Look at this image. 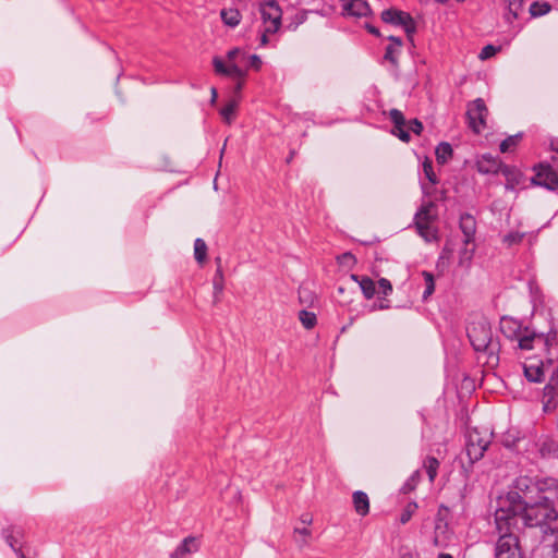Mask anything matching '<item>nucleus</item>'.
Returning a JSON list of instances; mask_svg holds the SVG:
<instances>
[{
	"instance_id": "28",
	"label": "nucleus",
	"mask_w": 558,
	"mask_h": 558,
	"mask_svg": "<svg viewBox=\"0 0 558 558\" xmlns=\"http://www.w3.org/2000/svg\"><path fill=\"white\" fill-rule=\"evenodd\" d=\"M239 106V99L232 98L221 110L220 114L223 120L230 124L234 118L236 108Z\"/></svg>"
},
{
	"instance_id": "56",
	"label": "nucleus",
	"mask_w": 558,
	"mask_h": 558,
	"mask_svg": "<svg viewBox=\"0 0 558 558\" xmlns=\"http://www.w3.org/2000/svg\"><path fill=\"white\" fill-rule=\"evenodd\" d=\"M217 89L215 87L211 88V102H215L217 99Z\"/></svg>"
},
{
	"instance_id": "59",
	"label": "nucleus",
	"mask_w": 558,
	"mask_h": 558,
	"mask_svg": "<svg viewBox=\"0 0 558 558\" xmlns=\"http://www.w3.org/2000/svg\"><path fill=\"white\" fill-rule=\"evenodd\" d=\"M551 147L554 150L558 151V141L551 143Z\"/></svg>"
},
{
	"instance_id": "42",
	"label": "nucleus",
	"mask_w": 558,
	"mask_h": 558,
	"mask_svg": "<svg viewBox=\"0 0 558 558\" xmlns=\"http://www.w3.org/2000/svg\"><path fill=\"white\" fill-rule=\"evenodd\" d=\"M469 245H465L463 250H461L460 252V259H459V264L461 266H469L470 263H471V259L473 257V252H474V248H469L468 247Z\"/></svg>"
},
{
	"instance_id": "17",
	"label": "nucleus",
	"mask_w": 558,
	"mask_h": 558,
	"mask_svg": "<svg viewBox=\"0 0 558 558\" xmlns=\"http://www.w3.org/2000/svg\"><path fill=\"white\" fill-rule=\"evenodd\" d=\"M198 543L195 537L184 538L170 554L171 558H186L190 554L197 551Z\"/></svg>"
},
{
	"instance_id": "55",
	"label": "nucleus",
	"mask_w": 558,
	"mask_h": 558,
	"mask_svg": "<svg viewBox=\"0 0 558 558\" xmlns=\"http://www.w3.org/2000/svg\"><path fill=\"white\" fill-rule=\"evenodd\" d=\"M366 28H367V31H368L371 34H374V35H376V36H378V35H379V32H378V29H377L376 27H374V26H372V25L366 24Z\"/></svg>"
},
{
	"instance_id": "30",
	"label": "nucleus",
	"mask_w": 558,
	"mask_h": 558,
	"mask_svg": "<svg viewBox=\"0 0 558 558\" xmlns=\"http://www.w3.org/2000/svg\"><path fill=\"white\" fill-rule=\"evenodd\" d=\"M437 161L445 163L452 156V147L448 143H440L435 150Z\"/></svg>"
},
{
	"instance_id": "29",
	"label": "nucleus",
	"mask_w": 558,
	"mask_h": 558,
	"mask_svg": "<svg viewBox=\"0 0 558 558\" xmlns=\"http://www.w3.org/2000/svg\"><path fill=\"white\" fill-rule=\"evenodd\" d=\"M214 286V303L219 302V295L223 290V272L220 266L217 268L213 280Z\"/></svg>"
},
{
	"instance_id": "8",
	"label": "nucleus",
	"mask_w": 558,
	"mask_h": 558,
	"mask_svg": "<svg viewBox=\"0 0 558 558\" xmlns=\"http://www.w3.org/2000/svg\"><path fill=\"white\" fill-rule=\"evenodd\" d=\"M260 15L266 32L277 33L281 26L282 11L276 0H266L260 4Z\"/></svg>"
},
{
	"instance_id": "20",
	"label": "nucleus",
	"mask_w": 558,
	"mask_h": 558,
	"mask_svg": "<svg viewBox=\"0 0 558 558\" xmlns=\"http://www.w3.org/2000/svg\"><path fill=\"white\" fill-rule=\"evenodd\" d=\"M524 375L529 381L539 383L544 378V369L541 363L536 361L527 362L523 365Z\"/></svg>"
},
{
	"instance_id": "47",
	"label": "nucleus",
	"mask_w": 558,
	"mask_h": 558,
	"mask_svg": "<svg viewBox=\"0 0 558 558\" xmlns=\"http://www.w3.org/2000/svg\"><path fill=\"white\" fill-rule=\"evenodd\" d=\"M461 555V547H458L457 550H444L438 554L437 558H457Z\"/></svg>"
},
{
	"instance_id": "21",
	"label": "nucleus",
	"mask_w": 558,
	"mask_h": 558,
	"mask_svg": "<svg viewBox=\"0 0 558 558\" xmlns=\"http://www.w3.org/2000/svg\"><path fill=\"white\" fill-rule=\"evenodd\" d=\"M22 537V531L20 529H13L4 532V538L8 545L14 550L20 558H25V554L22 550L20 538Z\"/></svg>"
},
{
	"instance_id": "3",
	"label": "nucleus",
	"mask_w": 558,
	"mask_h": 558,
	"mask_svg": "<svg viewBox=\"0 0 558 558\" xmlns=\"http://www.w3.org/2000/svg\"><path fill=\"white\" fill-rule=\"evenodd\" d=\"M450 511L448 506L440 505L435 517L432 543L442 550H457L458 547H461L458 535L449 525Z\"/></svg>"
},
{
	"instance_id": "41",
	"label": "nucleus",
	"mask_w": 558,
	"mask_h": 558,
	"mask_svg": "<svg viewBox=\"0 0 558 558\" xmlns=\"http://www.w3.org/2000/svg\"><path fill=\"white\" fill-rule=\"evenodd\" d=\"M423 171H424L426 179L429 181V183L432 185L437 183V177L433 170V163L430 160L426 159L423 162Z\"/></svg>"
},
{
	"instance_id": "36",
	"label": "nucleus",
	"mask_w": 558,
	"mask_h": 558,
	"mask_svg": "<svg viewBox=\"0 0 558 558\" xmlns=\"http://www.w3.org/2000/svg\"><path fill=\"white\" fill-rule=\"evenodd\" d=\"M520 140H521V134H515V135L507 137L500 144V151L501 153L511 151L518 145Z\"/></svg>"
},
{
	"instance_id": "40",
	"label": "nucleus",
	"mask_w": 558,
	"mask_h": 558,
	"mask_svg": "<svg viewBox=\"0 0 558 558\" xmlns=\"http://www.w3.org/2000/svg\"><path fill=\"white\" fill-rule=\"evenodd\" d=\"M420 476V471H415L402 486V492L404 494L412 492L416 487Z\"/></svg>"
},
{
	"instance_id": "44",
	"label": "nucleus",
	"mask_w": 558,
	"mask_h": 558,
	"mask_svg": "<svg viewBox=\"0 0 558 558\" xmlns=\"http://www.w3.org/2000/svg\"><path fill=\"white\" fill-rule=\"evenodd\" d=\"M376 292L388 295L392 291V286L389 280L381 278L378 280Z\"/></svg>"
},
{
	"instance_id": "43",
	"label": "nucleus",
	"mask_w": 558,
	"mask_h": 558,
	"mask_svg": "<svg viewBox=\"0 0 558 558\" xmlns=\"http://www.w3.org/2000/svg\"><path fill=\"white\" fill-rule=\"evenodd\" d=\"M499 50H500L499 47H496L494 45H486L481 50L478 57H480L481 60H487V59L494 57Z\"/></svg>"
},
{
	"instance_id": "49",
	"label": "nucleus",
	"mask_w": 558,
	"mask_h": 558,
	"mask_svg": "<svg viewBox=\"0 0 558 558\" xmlns=\"http://www.w3.org/2000/svg\"><path fill=\"white\" fill-rule=\"evenodd\" d=\"M514 555L507 553L500 556V553H495L496 558H521L520 553H513Z\"/></svg>"
},
{
	"instance_id": "7",
	"label": "nucleus",
	"mask_w": 558,
	"mask_h": 558,
	"mask_svg": "<svg viewBox=\"0 0 558 558\" xmlns=\"http://www.w3.org/2000/svg\"><path fill=\"white\" fill-rule=\"evenodd\" d=\"M389 119L395 125L392 134L405 143L410 141V131L420 134L423 130V124L417 119H413L407 124L403 113L398 109H391L389 111Z\"/></svg>"
},
{
	"instance_id": "46",
	"label": "nucleus",
	"mask_w": 558,
	"mask_h": 558,
	"mask_svg": "<svg viewBox=\"0 0 558 558\" xmlns=\"http://www.w3.org/2000/svg\"><path fill=\"white\" fill-rule=\"evenodd\" d=\"M294 533H295V534H299L300 536H302V537H303V539H302V541L296 539V541L301 544V546H303V545H306V544H307L306 538L311 536V531H310L307 527H303V529L295 527V529H294Z\"/></svg>"
},
{
	"instance_id": "39",
	"label": "nucleus",
	"mask_w": 558,
	"mask_h": 558,
	"mask_svg": "<svg viewBox=\"0 0 558 558\" xmlns=\"http://www.w3.org/2000/svg\"><path fill=\"white\" fill-rule=\"evenodd\" d=\"M523 238H524L523 232L511 231L504 236L502 241L507 245L511 246V245L520 243L523 240Z\"/></svg>"
},
{
	"instance_id": "19",
	"label": "nucleus",
	"mask_w": 558,
	"mask_h": 558,
	"mask_svg": "<svg viewBox=\"0 0 558 558\" xmlns=\"http://www.w3.org/2000/svg\"><path fill=\"white\" fill-rule=\"evenodd\" d=\"M500 172L506 178V189L510 191H514L517 186L522 183V173L514 167L502 166Z\"/></svg>"
},
{
	"instance_id": "52",
	"label": "nucleus",
	"mask_w": 558,
	"mask_h": 558,
	"mask_svg": "<svg viewBox=\"0 0 558 558\" xmlns=\"http://www.w3.org/2000/svg\"><path fill=\"white\" fill-rule=\"evenodd\" d=\"M268 34H271V33L266 32V27H264V31L260 35V45L265 46L268 43Z\"/></svg>"
},
{
	"instance_id": "5",
	"label": "nucleus",
	"mask_w": 558,
	"mask_h": 558,
	"mask_svg": "<svg viewBox=\"0 0 558 558\" xmlns=\"http://www.w3.org/2000/svg\"><path fill=\"white\" fill-rule=\"evenodd\" d=\"M238 58L244 61L245 53L239 49H231L227 53V63L219 57L213 59V64L216 73L226 75L232 78L245 77L246 72L238 64Z\"/></svg>"
},
{
	"instance_id": "34",
	"label": "nucleus",
	"mask_w": 558,
	"mask_h": 558,
	"mask_svg": "<svg viewBox=\"0 0 558 558\" xmlns=\"http://www.w3.org/2000/svg\"><path fill=\"white\" fill-rule=\"evenodd\" d=\"M551 7L547 2L535 1L530 5V14L533 17L542 16L550 11Z\"/></svg>"
},
{
	"instance_id": "25",
	"label": "nucleus",
	"mask_w": 558,
	"mask_h": 558,
	"mask_svg": "<svg viewBox=\"0 0 558 558\" xmlns=\"http://www.w3.org/2000/svg\"><path fill=\"white\" fill-rule=\"evenodd\" d=\"M538 451L544 458L555 457L558 454V444L549 438H545L539 442Z\"/></svg>"
},
{
	"instance_id": "4",
	"label": "nucleus",
	"mask_w": 558,
	"mask_h": 558,
	"mask_svg": "<svg viewBox=\"0 0 558 558\" xmlns=\"http://www.w3.org/2000/svg\"><path fill=\"white\" fill-rule=\"evenodd\" d=\"M436 216V205L432 201L423 203L415 214L414 221L417 232L426 242L437 240V230L432 226Z\"/></svg>"
},
{
	"instance_id": "45",
	"label": "nucleus",
	"mask_w": 558,
	"mask_h": 558,
	"mask_svg": "<svg viewBox=\"0 0 558 558\" xmlns=\"http://www.w3.org/2000/svg\"><path fill=\"white\" fill-rule=\"evenodd\" d=\"M246 61L247 66L253 68L255 70H258L262 65V60L257 54H252L244 58Z\"/></svg>"
},
{
	"instance_id": "9",
	"label": "nucleus",
	"mask_w": 558,
	"mask_h": 558,
	"mask_svg": "<svg viewBox=\"0 0 558 558\" xmlns=\"http://www.w3.org/2000/svg\"><path fill=\"white\" fill-rule=\"evenodd\" d=\"M487 114L488 109L482 98H476L468 105L466 118L474 133L480 134L483 131Z\"/></svg>"
},
{
	"instance_id": "2",
	"label": "nucleus",
	"mask_w": 558,
	"mask_h": 558,
	"mask_svg": "<svg viewBox=\"0 0 558 558\" xmlns=\"http://www.w3.org/2000/svg\"><path fill=\"white\" fill-rule=\"evenodd\" d=\"M468 337L476 352L488 354L487 363L498 361V344L493 341L492 327L485 317H476L468 326Z\"/></svg>"
},
{
	"instance_id": "22",
	"label": "nucleus",
	"mask_w": 558,
	"mask_h": 558,
	"mask_svg": "<svg viewBox=\"0 0 558 558\" xmlns=\"http://www.w3.org/2000/svg\"><path fill=\"white\" fill-rule=\"evenodd\" d=\"M351 279L359 283L363 295L366 299H372L376 293V284L375 282L368 278V277H360L359 275H351Z\"/></svg>"
},
{
	"instance_id": "58",
	"label": "nucleus",
	"mask_w": 558,
	"mask_h": 558,
	"mask_svg": "<svg viewBox=\"0 0 558 558\" xmlns=\"http://www.w3.org/2000/svg\"><path fill=\"white\" fill-rule=\"evenodd\" d=\"M422 190L424 194H429L428 187L424 183H422Z\"/></svg>"
},
{
	"instance_id": "18",
	"label": "nucleus",
	"mask_w": 558,
	"mask_h": 558,
	"mask_svg": "<svg viewBox=\"0 0 558 558\" xmlns=\"http://www.w3.org/2000/svg\"><path fill=\"white\" fill-rule=\"evenodd\" d=\"M390 44L386 47L384 59L390 62L396 69L398 68V56L402 47L400 37L389 36Z\"/></svg>"
},
{
	"instance_id": "31",
	"label": "nucleus",
	"mask_w": 558,
	"mask_h": 558,
	"mask_svg": "<svg viewBox=\"0 0 558 558\" xmlns=\"http://www.w3.org/2000/svg\"><path fill=\"white\" fill-rule=\"evenodd\" d=\"M194 256L197 263L202 264L205 262L207 256V245L203 239H196L194 242Z\"/></svg>"
},
{
	"instance_id": "14",
	"label": "nucleus",
	"mask_w": 558,
	"mask_h": 558,
	"mask_svg": "<svg viewBox=\"0 0 558 558\" xmlns=\"http://www.w3.org/2000/svg\"><path fill=\"white\" fill-rule=\"evenodd\" d=\"M344 16L364 17L371 13V7L365 0H340Z\"/></svg>"
},
{
	"instance_id": "37",
	"label": "nucleus",
	"mask_w": 558,
	"mask_h": 558,
	"mask_svg": "<svg viewBox=\"0 0 558 558\" xmlns=\"http://www.w3.org/2000/svg\"><path fill=\"white\" fill-rule=\"evenodd\" d=\"M536 338H541L535 332L523 335L519 338V348L522 350H531L533 348V341Z\"/></svg>"
},
{
	"instance_id": "51",
	"label": "nucleus",
	"mask_w": 558,
	"mask_h": 558,
	"mask_svg": "<svg viewBox=\"0 0 558 558\" xmlns=\"http://www.w3.org/2000/svg\"><path fill=\"white\" fill-rule=\"evenodd\" d=\"M389 305L387 303L380 302V303H374L371 307V311H377V310H386Z\"/></svg>"
},
{
	"instance_id": "61",
	"label": "nucleus",
	"mask_w": 558,
	"mask_h": 558,
	"mask_svg": "<svg viewBox=\"0 0 558 558\" xmlns=\"http://www.w3.org/2000/svg\"><path fill=\"white\" fill-rule=\"evenodd\" d=\"M438 3H445L447 0H435Z\"/></svg>"
},
{
	"instance_id": "23",
	"label": "nucleus",
	"mask_w": 558,
	"mask_h": 558,
	"mask_svg": "<svg viewBox=\"0 0 558 558\" xmlns=\"http://www.w3.org/2000/svg\"><path fill=\"white\" fill-rule=\"evenodd\" d=\"M353 505L357 514L364 517L369 512V499L368 496L361 490L353 493Z\"/></svg>"
},
{
	"instance_id": "38",
	"label": "nucleus",
	"mask_w": 558,
	"mask_h": 558,
	"mask_svg": "<svg viewBox=\"0 0 558 558\" xmlns=\"http://www.w3.org/2000/svg\"><path fill=\"white\" fill-rule=\"evenodd\" d=\"M416 509H417V504L415 501L409 502L401 512L400 522L402 524H405L407 522H409L411 520L412 515L414 514V512L416 511Z\"/></svg>"
},
{
	"instance_id": "32",
	"label": "nucleus",
	"mask_w": 558,
	"mask_h": 558,
	"mask_svg": "<svg viewBox=\"0 0 558 558\" xmlns=\"http://www.w3.org/2000/svg\"><path fill=\"white\" fill-rule=\"evenodd\" d=\"M439 468V462L434 457H428L424 461V469L426 470V473L428 475L429 482L433 483L437 476V470Z\"/></svg>"
},
{
	"instance_id": "48",
	"label": "nucleus",
	"mask_w": 558,
	"mask_h": 558,
	"mask_svg": "<svg viewBox=\"0 0 558 558\" xmlns=\"http://www.w3.org/2000/svg\"><path fill=\"white\" fill-rule=\"evenodd\" d=\"M236 82H235V85H234V97L233 98H236L239 99L240 97V93L244 86V77H241V78H234Z\"/></svg>"
},
{
	"instance_id": "13",
	"label": "nucleus",
	"mask_w": 558,
	"mask_h": 558,
	"mask_svg": "<svg viewBox=\"0 0 558 558\" xmlns=\"http://www.w3.org/2000/svg\"><path fill=\"white\" fill-rule=\"evenodd\" d=\"M534 170L535 175L531 179L533 184L558 191V170L545 163H539Z\"/></svg>"
},
{
	"instance_id": "16",
	"label": "nucleus",
	"mask_w": 558,
	"mask_h": 558,
	"mask_svg": "<svg viewBox=\"0 0 558 558\" xmlns=\"http://www.w3.org/2000/svg\"><path fill=\"white\" fill-rule=\"evenodd\" d=\"M501 167L500 160L490 154L480 156L476 161L477 171L483 174L498 173Z\"/></svg>"
},
{
	"instance_id": "6",
	"label": "nucleus",
	"mask_w": 558,
	"mask_h": 558,
	"mask_svg": "<svg viewBox=\"0 0 558 558\" xmlns=\"http://www.w3.org/2000/svg\"><path fill=\"white\" fill-rule=\"evenodd\" d=\"M490 438L492 435L487 430L481 432L474 428L468 432L465 452L471 464L483 458L490 444Z\"/></svg>"
},
{
	"instance_id": "11",
	"label": "nucleus",
	"mask_w": 558,
	"mask_h": 558,
	"mask_svg": "<svg viewBox=\"0 0 558 558\" xmlns=\"http://www.w3.org/2000/svg\"><path fill=\"white\" fill-rule=\"evenodd\" d=\"M381 20L385 23L402 26L405 33L411 36L415 29V22L412 16L397 9H387L381 12Z\"/></svg>"
},
{
	"instance_id": "12",
	"label": "nucleus",
	"mask_w": 558,
	"mask_h": 558,
	"mask_svg": "<svg viewBox=\"0 0 558 558\" xmlns=\"http://www.w3.org/2000/svg\"><path fill=\"white\" fill-rule=\"evenodd\" d=\"M496 529L499 533V538L496 543L495 553H500V556L507 553L512 555H514L513 553H520L519 538L514 533L518 526H511L509 530H506L499 529L496 525Z\"/></svg>"
},
{
	"instance_id": "26",
	"label": "nucleus",
	"mask_w": 558,
	"mask_h": 558,
	"mask_svg": "<svg viewBox=\"0 0 558 558\" xmlns=\"http://www.w3.org/2000/svg\"><path fill=\"white\" fill-rule=\"evenodd\" d=\"M508 12L505 15L506 21L511 24L513 20L518 19L520 12L523 10V0H507Z\"/></svg>"
},
{
	"instance_id": "53",
	"label": "nucleus",
	"mask_w": 558,
	"mask_h": 558,
	"mask_svg": "<svg viewBox=\"0 0 558 558\" xmlns=\"http://www.w3.org/2000/svg\"><path fill=\"white\" fill-rule=\"evenodd\" d=\"M458 500L459 504L452 505V508L456 509L460 507L461 509H463V495L461 493L458 494Z\"/></svg>"
},
{
	"instance_id": "35",
	"label": "nucleus",
	"mask_w": 558,
	"mask_h": 558,
	"mask_svg": "<svg viewBox=\"0 0 558 558\" xmlns=\"http://www.w3.org/2000/svg\"><path fill=\"white\" fill-rule=\"evenodd\" d=\"M423 277L425 281V290L423 292V300H427L435 291V281L433 274L428 271H423Z\"/></svg>"
},
{
	"instance_id": "27",
	"label": "nucleus",
	"mask_w": 558,
	"mask_h": 558,
	"mask_svg": "<svg viewBox=\"0 0 558 558\" xmlns=\"http://www.w3.org/2000/svg\"><path fill=\"white\" fill-rule=\"evenodd\" d=\"M223 23L230 27H235L241 21V14L236 9H223L220 13Z\"/></svg>"
},
{
	"instance_id": "1",
	"label": "nucleus",
	"mask_w": 558,
	"mask_h": 558,
	"mask_svg": "<svg viewBox=\"0 0 558 558\" xmlns=\"http://www.w3.org/2000/svg\"><path fill=\"white\" fill-rule=\"evenodd\" d=\"M558 513L554 507L551 497L542 495L534 502L523 500L517 492H509L497 500L495 511V523L499 529L509 530L518 526L519 520L529 527H543L548 525L551 532L555 531Z\"/></svg>"
},
{
	"instance_id": "50",
	"label": "nucleus",
	"mask_w": 558,
	"mask_h": 558,
	"mask_svg": "<svg viewBox=\"0 0 558 558\" xmlns=\"http://www.w3.org/2000/svg\"><path fill=\"white\" fill-rule=\"evenodd\" d=\"M300 521H301L303 524H307V525H310V524H312V522H313V518H312V515H311V514H308V513H304V514H302V515H301Z\"/></svg>"
},
{
	"instance_id": "33",
	"label": "nucleus",
	"mask_w": 558,
	"mask_h": 558,
	"mask_svg": "<svg viewBox=\"0 0 558 558\" xmlns=\"http://www.w3.org/2000/svg\"><path fill=\"white\" fill-rule=\"evenodd\" d=\"M299 319L302 323L303 327L306 329H312L315 327L317 323L316 315L313 312H308L305 310L300 311Z\"/></svg>"
},
{
	"instance_id": "54",
	"label": "nucleus",
	"mask_w": 558,
	"mask_h": 558,
	"mask_svg": "<svg viewBox=\"0 0 558 558\" xmlns=\"http://www.w3.org/2000/svg\"><path fill=\"white\" fill-rule=\"evenodd\" d=\"M553 558H558V532L556 535V541L554 543V557Z\"/></svg>"
},
{
	"instance_id": "24",
	"label": "nucleus",
	"mask_w": 558,
	"mask_h": 558,
	"mask_svg": "<svg viewBox=\"0 0 558 558\" xmlns=\"http://www.w3.org/2000/svg\"><path fill=\"white\" fill-rule=\"evenodd\" d=\"M461 230L464 234V245H469L473 241L475 228L474 221L470 216L462 217L460 223Z\"/></svg>"
},
{
	"instance_id": "57",
	"label": "nucleus",
	"mask_w": 558,
	"mask_h": 558,
	"mask_svg": "<svg viewBox=\"0 0 558 558\" xmlns=\"http://www.w3.org/2000/svg\"><path fill=\"white\" fill-rule=\"evenodd\" d=\"M305 293H306V290L305 289H300L299 291V295H300V300L303 301L305 299Z\"/></svg>"
},
{
	"instance_id": "10",
	"label": "nucleus",
	"mask_w": 558,
	"mask_h": 558,
	"mask_svg": "<svg viewBox=\"0 0 558 558\" xmlns=\"http://www.w3.org/2000/svg\"><path fill=\"white\" fill-rule=\"evenodd\" d=\"M558 487V483L554 478H546L544 481H538L536 483L533 482L532 478L527 476L519 477L514 482V488L515 492L519 494L521 493H532L534 489L538 493H554Z\"/></svg>"
},
{
	"instance_id": "60",
	"label": "nucleus",
	"mask_w": 558,
	"mask_h": 558,
	"mask_svg": "<svg viewBox=\"0 0 558 558\" xmlns=\"http://www.w3.org/2000/svg\"><path fill=\"white\" fill-rule=\"evenodd\" d=\"M401 558H413V556L411 554H405Z\"/></svg>"
},
{
	"instance_id": "15",
	"label": "nucleus",
	"mask_w": 558,
	"mask_h": 558,
	"mask_svg": "<svg viewBox=\"0 0 558 558\" xmlns=\"http://www.w3.org/2000/svg\"><path fill=\"white\" fill-rule=\"evenodd\" d=\"M558 400V372L544 388L543 409L553 412L557 409Z\"/></svg>"
}]
</instances>
